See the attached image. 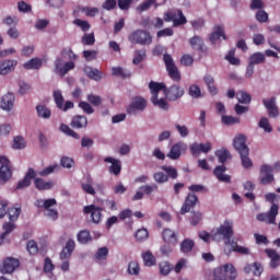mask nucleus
<instances>
[{"mask_svg": "<svg viewBox=\"0 0 280 280\" xmlns=\"http://www.w3.org/2000/svg\"><path fill=\"white\" fill-rule=\"evenodd\" d=\"M142 259H143L144 266H148L149 268L154 266V264H156V258L154 257V255H152V252L143 253Z\"/></svg>", "mask_w": 280, "mask_h": 280, "instance_id": "obj_42", "label": "nucleus"}, {"mask_svg": "<svg viewBox=\"0 0 280 280\" xmlns=\"http://www.w3.org/2000/svg\"><path fill=\"white\" fill-rule=\"evenodd\" d=\"M166 88L167 86L165 85V83H159L154 81H151L149 83V89L151 91L152 97H159V93H161V91L165 93Z\"/></svg>", "mask_w": 280, "mask_h": 280, "instance_id": "obj_28", "label": "nucleus"}, {"mask_svg": "<svg viewBox=\"0 0 280 280\" xmlns=\"http://www.w3.org/2000/svg\"><path fill=\"white\" fill-rule=\"evenodd\" d=\"M145 196H152L154 191H159V185L152 184V185H144L139 188Z\"/></svg>", "mask_w": 280, "mask_h": 280, "instance_id": "obj_48", "label": "nucleus"}, {"mask_svg": "<svg viewBox=\"0 0 280 280\" xmlns=\"http://www.w3.org/2000/svg\"><path fill=\"white\" fill-rule=\"evenodd\" d=\"M151 103L153 106H158L162 110H170V103L165 98H160L159 96H151Z\"/></svg>", "mask_w": 280, "mask_h": 280, "instance_id": "obj_35", "label": "nucleus"}, {"mask_svg": "<svg viewBox=\"0 0 280 280\" xmlns=\"http://www.w3.org/2000/svg\"><path fill=\"white\" fill-rule=\"evenodd\" d=\"M0 180L8 183L12 178V166L10 160L7 156L0 155Z\"/></svg>", "mask_w": 280, "mask_h": 280, "instance_id": "obj_9", "label": "nucleus"}, {"mask_svg": "<svg viewBox=\"0 0 280 280\" xmlns=\"http://www.w3.org/2000/svg\"><path fill=\"white\" fill-rule=\"evenodd\" d=\"M277 215H279V205L272 203L270 210L267 213H258L256 220L258 222H266L267 224H275L277 222Z\"/></svg>", "mask_w": 280, "mask_h": 280, "instance_id": "obj_8", "label": "nucleus"}, {"mask_svg": "<svg viewBox=\"0 0 280 280\" xmlns=\"http://www.w3.org/2000/svg\"><path fill=\"white\" fill-rule=\"evenodd\" d=\"M196 205H198V196H196V194L194 192H189L186 198L185 201L180 208V215H185V213H189V211H191L194 209V207H196Z\"/></svg>", "mask_w": 280, "mask_h": 280, "instance_id": "obj_13", "label": "nucleus"}, {"mask_svg": "<svg viewBox=\"0 0 280 280\" xmlns=\"http://www.w3.org/2000/svg\"><path fill=\"white\" fill-rule=\"evenodd\" d=\"M135 237L138 242H145L150 237V233L147 229H140L136 232Z\"/></svg>", "mask_w": 280, "mask_h": 280, "instance_id": "obj_54", "label": "nucleus"}, {"mask_svg": "<svg viewBox=\"0 0 280 280\" xmlns=\"http://www.w3.org/2000/svg\"><path fill=\"white\" fill-rule=\"evenodd\" d=\"M24 69H40L43 67V59L33 58L23 65Z\"/></svg>", "mask_w": 280, "mask_h": 280, "instance_id": "obj_38", "label": "nucleus"}, {"mask_svg": "<svg viewBox=\"0 0 280 280\" xmlns=\"http://www.w3.org/2000/svg\"><path fill=\"white\" fill-rule=\"evenodd\" d=\"M21 266V261H19L18 258L14 257H7L3 260L1 272L3 275H12Z\"/></svg>", "mask_w": 280, "mask_h": 280, "instance_id": "obj_15", "label": "nucleus"}, {"mask_svg": "<svg viewBox=\"0 0 280 280\" xmlns=\"http://www.w3.org/2000/svg\"><path fill=\"white\" fill-rule=\"evenodd\" d=\"M72 69H75V62L73 61H68L63 65L62 69H60V77L67 75L69 71H72Z\"/></svg>", "mask_w": 280, "mask_h": 280, "instance_id": "obj_60", "label": "nucleus"}, {"mask_svg": "<svg viewBox=\"0 0 280 280\" xmlns=\"http://www.w3.org/2000/svg\"><path fill=\"white\" fill-rule=\"evenodd\" d=\"M102 211H104V209L95 205L85 206L83 208V213L91 215L93 224H100V222H102Z\"/></svg>", "mask_w": 280, "mask_h": 280, "instance_id": "obj_12", "label": "nucleus"}, {"mask_svg": "<svg viewBox=\"0 0 280 280\" xmlns=\"http://www.w3.org/2000/svg\"><path fill=\"white\" fill-rule=\"evenodd\" d=\"M188 95L190 97H194L195 100H198V97H202V92L200 91V86L192 84L188 89Z\"/></svg>", "mask_w": 280, "mask_h": 280, "instance_id": "obj_51", "label": "nucleus"}, {"mask_svg": "<svg viewBox=\"0 0 280 280\" xmlns=\"http://www.w3.org/2000/svg\"><path fill=\"white\" fill-rule=\"evenodd\" d=\"M258 126L265 132H272V126H270V121H268V118H266V117L260 118Z\"/></svg>", "mask_w": 280, "mask_h": 280, "instance_id": "obj_59", "label": "nucleus"}, {"mask_svg": "<svg viewBox=\"0 0 280 280\" xmlns=\"http://www.w3.org/2000/svg\"><path fill=\"white\" fill-rule=\"evenodd\" d=\"M56 170H60V165L54 164L37 172L34 168H28L24 178L18 183L16 189H25V187H30L32 185V180H34L36 176H42L45 178L50 174H54Z\"/></svg>", "mask_w": 280, "mask_h": 280, "instance_id": "obj_1", "label": "nucleus"}, {"mask_svg": "<svg viewBox=\"0 0 280 280\" xmlns=\"http://www.w3.org/2000/svg\"><path fill=\"white\" fill-rule=\"evenodd\" d=\"M83 71L90 80H94L95 82H100V80H102V71L98 69L86 66Z\"/></svg>", "mask_w": 280, "mask_h": 280, "instance_id": "obj_27", "label": "nucleus"}, {"mask_svg": "<svg viewBox=\"0 0 280 280\" xmlns=\"http://www.w3.org/2000/svg\"><path fill=\"white\" fill-rule=\"evenodd\" d=\"M248 154H249V151L243 152L240 154L242 165L243 167H245V170H250V167H253V161L250 160V158H248Z\"/></svg>", "mask_w": 280, "mask_h": 280, "instance_id": "obj_46", "label": "nucleus"}, {"mask_svg": "<svg viewBox=\"0 0 280 280\" xmlns=\"http://www.w3.org/2000/svg\"><path fill=\"white\" fill-rule=\"evenodd\" d=\"M2 23L9 27H16V25H19V18L16 15H8L2 20Z\"/></svg>", "mask_w": 280, "mask_h": 280, "instance_id": "obj_52", "label": "nucleus"}, {"mask_svg": "<svg viewBox=\"0 0 280 280\" xmlns=\"http://www.w3.org/2000/svg\"><path fill=\"white\" fill-rule=\"evenodd\" d=\"M61 58H63L65 60L73 61L78 60V55L73 52V49L67 47L61 50Z\"/></svg>", "mask_w": 280, "mask_h": 280, "instance_id": "obj_41", "label": "nucleus"}, {"mask_svg": "<svg viewBox=\"0 0 280 280\" xmlns=\"http://www.w3.org/2000/svg\"><path fill=\"white\" fill-rule=\"evenodd\" d=\"M73 24L80 27L82 32H89V30H91V24L86 20L75 19Z\"/></svg>", "mask_w": 280, "mask_h": 280, "instance_id": "obj_57", "label": "nucleus"}, {"mask_svg": "<svg viewBox=\"0 0 280 280\" xmlns=\"http://www.w3.org/2000/svg\"><path fill=\"white\" fill-rule=\"evenodd\" d=\"M190 47L192 49H196L197 51H200L201 54H207L208 48L205 45V40H202V37L195 35L192 38L189 39Z\"/></svg>", "mask_w": 280, "mask_h": 280, "instance_id": "obj_23", "label": "nucleus"}, {"mask_svg": "<svg viewBox=\"0 0 280 280\" xmlns=\"http://www.w3.org/2000/svg\"><path fill=\"white\" fill-rule=\"evenodd\" d=\"M221 121L223 126H235V124H240L241 119L238 117L223 115Z\"/></svg>", "mask_w": 280, "mask_h": 280, "instance_id": "obj_44", "label": "nucleus"}, {"mask_svg": "<svg viewBox=\"0 0 280 280\" xmlns=\"http://www.w3.org/2000/svg\"><path fill=\"white\" fill-rule=\"evenodd\" d=\"M220 38L226 40V34L224 33V26L217 25L213 27V32L209 35V40L212 45H215Z\"/></svg>", "mask_w": 280, "mask_h": 280, "instance_id": "obj_21", "label": "nucleus"}, {"mask_svg": "<svg viewBox=\"0 0 280 280\" xmlns=\"http://www.w3.org/2000/svg\"><path fill=\"white\" fill-rule=\"evenodd\" d=\"M77 240L80 244H89L93 238L91 237V232H89V230H82L78 233Z\"/></svg>", "mask_w": 280, "mask_h": 280, "instance_id": "obj_36", "label": "nucleus"}, {"mask_svg": "<svg viewBox=\"0 0 280 280\" xmlns=\"http://www.w3.org/2000/svg\"><path fill=\"white\" fill-rule=\"evenodd\" d=\"M215 156H218L219 163H222V165L215 166L213 171L214 176L220 183H231V175L224 174L226 166L223 165L228 159H231V152L228 149H219L215 151Z\"/></svg>", "mask_w": 280, "mask_h": 280, "instance_id": "obj_2", "label": "nucleus"}, {"mask_svg": "<svg viewBox=\"0 0 280 280\" xmlns=\"http://www.w3.org/2000/svg\"><path fill=\"white\" fill-rule=\"evenodd\" d=\"M236 100L240 104H250L253 97L250 96V94H248V92L238 91L236 93Z\"/></svg>", "mask_w": 280, "mask_h": 280, "instance_id": "obj_39", "label": "nucleus"}, {"mask_svg": "<svg viewBox=\"0 0 280 280\" xmlns=\"http://www.w3.org/2000/svg\"><path fill=\"white\" fill-rule=\"evenodd\" d=\"M70 126L77 129L86 128V126H89V118H86V116L77 115L72 118Z\"/></svg>", "mask_w": 280, "mask_h": 280, "instance_id": "obj_26", "label": "nucleus"}, {"mask_svg": "<svg viewBox=\"0 0 280 280\" xmlns=\"http://www.w3.org/2000/svg\"><path fill=\"white\" fill-rule=\"evenodd\" d=\"M148 108V101L143 97H136L127 107L128 115H137V113H143Z\"/></svg>", "mask_w": 280, "mask_h": 280, "instance_id": "obj_11", "label": "nucleus"}, {"mask_svg": "<svg viewBox=\"0 0 280 280\" xmlns=\"http://www.w3.org/2000/svg\"><path fill=\"white\" fill-rule=\"evenodd\" d=\"M237 278V270L233 264H225L221 267H218L214 270V279L213 280H235Z\"/></svg>", "mask_w": 280, "mask_h": 280, "instance_id": "obj_5", "label": "nucleus"}, {"mask_svg": "<svg viewBox=\"0 0 280 280\" xmlns=\"http://www.w3.org/2000/svg\"><path fill=\"white\" fill-rule=\"evenodd\" d=\"M233 221L225 220L217 231L212 234L214 242H225V245L231 244V237H233Z\"/></svg>", "mask_w": 280, "mask_h": 280, "instance_id": "obj_3", "label": "nucleus"}, {"mask_svg": "<svg viewBox=\"0 0 280 280\" xmlns=\"http://www.w3.org/2000/svg\"><path fill=\"white\" fill-rule=\"evenodd\" d=\"M255 19L258 23H268V20H269L268 12H266V10L264 9H260L259 11L256 12Z\"/></svg>", "mask_w": 280, "mask_h": 280, "instance_id": "obj_49", "label": "nucleus"}, {"mask_svg": "<svg viewBox=\"0 0 280 280\" xmlns=\"http://www.w3.org/2000/svg\"><path fill=\"white\" fill-rule=\"evenodd\" d=\"M18 10L24 14H28V12H32V7L25 1H20L18 2Z\"/></svg>", "mask_w": 280, "mask_h": 280, "instance_id": "obj_64", "label": "nucleus"}, {"mask_svg": "<svg viewBox=\"0 0 280 280\" xmlns=\"http://www.w3.org/2000/svg\"><path fill=\"white\" fill-rule=\"evenodd\" d=\"M34 185L38 189V191H49V189L54 188V183L51 180H45L40 177L34 178Z\"/></svg>", "mask_w": 280, "mask_h": 280, "instance_id": "obj_24", "label": "nucleus"}, {"mask_svg": "<svg viewBox=\"0 0 280 280\" xmlns=\"http://www.w3.org/2000/svg\"><path fill=\"white\" fill-rule=\"evenodd\" d=\"M162 237L165 244H168L170 246H176V244H178V235H176V232L173 230L164 229Z\"/></svg>", "mask_w": 280, "mask_h": 280, "instance_id": "obj_22", "label": "nucleus"}, {"mask_svg": "<svg viewBox=\"0 0 280 280\" xmlns=\"http://www.w3.org/2000/svg\"><path fill=\"white\" fill-rule=\"evenodd\" d=\"M12 148L14 150H23V148H25V139L21 136H16L14 139H13V145Z\"/></svg>", "mask_w": 280, "mask_h": 280, "instance_id": "obj_58", "label": "nucleus"}, {"mask_svg": "<svg viewBox=\"0 0 280 280\" xmlns=\"http://www.w3.org/2000/svg\"><path fill=\"white\" fill-rule=\"evenodd\" d=\"M2 229H3V233L1 234L2 237H8V235H10V233H12V231H14V229H16V224H14V222L10 221V222H5L3 225H2Z\"/></svg>", "mask_w": 280, "mask_h": 280, "instance_id": "obj_53", "label": "nucleus"}, {"mask_svg": "<svg viewBox=\"0 0 280 280\" xmlns=\"http://www.w3.org/2000/svg\"><path fill=\"white\" fill-rule=\"evenodd\" d=\"M164 95L168 102H178L183 95H185V89L178 84H173L170 88H166Z\"/></svg>", "mask_w": 280, "mask_h": 280, "instance_id": "obj_10", "label": "nucleus"}, {"mask_svg": "<svg viewBox=\"0 0 280 280\" xmlns=\"http://www.w3.org/2000/svg\"><path fill=\"white\" fill-rule=\"evenodd\" d=\"M185 150H187V144H185V142H177L171 148L166 156L172 161H178Z\"/></svg>", "mask_w": 280, "mask_h": 280, "instance_id": "obj_16", "label": "nucleus"}, {"mask_svg": "<svg viewBox=\"0 0 280 280\" xmlns=\"http://www.w3.org/2000/svg\"><path fill=\"white\" fill-rule=\"evenodd\" d=\"M104 163H110L109 166V174H113V176H119L121 174V160H117L115 158L107 156L104 159Z\"/></svg>", "mask_w": 280, "mask_h": 280, "instance_id": "obj_20", "label": "nucleus"}, {"mask_svg": "<svg viewBox=\"0 0 280 280\" xmlns=\"http://www.w3.org/2000/svg\"><path fill=\"white\" fill-rule=\"evenodd\" d=\"M81 189L89 196H95V188L93 187V178L91 176L86 177V182L81 184Z\"/></svg>", "mask_w": 280, "mask_h": 280, "instance_id": "obj_33", "label": "nucleus"}, {"mask_svg": "<svg viewBox=\"0 0 280 280\" xmlns=\"http://www.w3.org/2000/svg\"><path fill=\"white\" fill-rule=\"evenodd\" d=\"M145 60V51L144 50H136V55L133 57V65H141Z\"/></svg>", "mask_w": 280, "mask_h": 280, "instance_id": "obj_61", "label": "nucleus"}, {"mask_svg": "<svg viewBox=\"0 0 280 280\" xmlns=\"http://www.w3.org/2000/svg\"><path fill=\"white\" fill-rule=\"evenodd\" d=\"M225 60L230 62V65H233L234 67H240L241 60L240 58L235 57V50H230L229 54L225 56Z\"/></svg>", "mask_w": 280, "mask_h": 280, "instance_id": "obj_45", "label": "nucleus"}, {"mask_svg": "<svg viewBox=\"0 0 280 280\" xmlns=\"http://www.w3.org/2000/svg\"><path fill=\"white\" fill-rule=\"evenodd\" d=\"M52 97L57 108H62V105L65 104V96H62V91H54Z\"/></svg>", "mask_w": 280, "mask_h": 280, "instance_id": "obj_43", "label": "nucleus"}, {"mask_svg": "<svg viewBox=\"0 0 280 280\" xmlns=\"http://www.w3.org/2000/svg\"><path fill=\"white\" fill-rule=\"evenodd\" d=\"M161 170H163V172H165V174L167 176V180H170V178L172 180H176V178H178V170H176V167H174L172 165H164L161 167Z\"/></svg>", "mask_w": 280, "mask_h": 280, "instance_id": "obj_34", "label": "nucleus"}, {"mask_svg": "<svg viewBox=\"0 0 280 280\" xmlns=\"http://www.w3.org/2000/svg\"><path fill=\"white\" fill-rule=\"evenodd\" d=\"M128 38L132 45H152V35L143 30L133 31Z\"/></svg>", "mask_w": 280, "mask_h": 280, "instance_id": "obj_7", "label": "nucleus"}, {"mask_svg": "<svg viewBox=\"0 0 280 280\" xmlns=\"http://www.w3.org/2000/svg\"><path fill=\"white\" fill-rule=\"evenodd\" d=\"M275 168L268 164H265L260 167V183L261 185H270L275 182V175L272 174Z\"/></svg>", "mask_w": 280, "mask_h": 280, "instance_id": "obj_14", "label": "nucleus"}, {"mask_svg": "<svg viewBox=\"0 0 280 280\" xmlns=\"http://www.w3.org/2000/svg\"><path fill=\"white\" fill-rule=\"evenodd\" d=\"M163 60L171 80H173V82H180V79H182L180 70H178V67H176V63L174 62L172 55L164 54Z\"/></svg>", "mask_w": 280, "mask_h": 280, "instance_id": "obj_6", "label": "nucleus"}, {"mask_svg": "<svg viewBox=\"0 0 280 280\" xmlns=\"http://www.w3.org/2000/svg\"><path fill=\"white\" fill-rule=\"evenodd\" d=\"M233 147L238 152V154H244V152H249L248 145H246V136L238 135L233 140Z\"/></svg>", "mask_w": 280, "mask_h": 280, "instance_id": "obj_19", "label": "nucleus"}, {"mask_svg": "<svg viewBox=\"0 0 280 280\" xmlns=\"http://www.w3.org/2000/svg\"><path fill=\"white\" fill-rule=\"evenodd\" d=\"M159 270L162 277H167V275H170L172 270H174V267H172V264H170V261H162L159 264Z\"/></svg>", "mask_w": 280, "mask_h": 280, "instance_id": "obj_37", "label": "nucleus"}, {"mask_svg": "<svg viewBox=\"0 0 280 280\" xmlns=\"http://www.w3.org/2000/svg\"><path fill=\"white\" fill-rule=\"evenodd\" d=\"M266 255L270 258L269 266L270 268H279L280 266V254L277 253L275 249H265Z\"/></svg>", "mask_w": 280, "mask_h": 280, "instance_id": "obj_25", "label": "nucleus"}, {"mask_svg": "<svg viewBox=\"0 0 280 280\" xmlns=\"http://www.w3.org/2000/svg\"><path fill=\"white\" fill-rule=\"evenodd\" d=\"M203 82L207 85L209 93H211L212 95H218L219 91L215 86V79H213L211 74H206L203 77Z\"/></svg>", "mask_w": 280, "mask_h": 280, "instance_id": "obj_29", "label": "nucleus"}, {"mask_svg": "<svg viewBox=\"0 0 280 280\" xmlns=\"http://www.w3.org/2000/svg\"><path fill=\"white\" fill-rule=\"evenodd\" d=\"M7 213L9 215L10 222H16L21 215V208H10Z\"/></svg>", "mask_w": 280, "mask_h": 280, "instance_id": "obj_50", "label": "nucleus"}, {"mask_svg": "<svg viewBox=\"0 0 280 280\" xmlns=\"http://www.w3.org/2000/svg\"><path fill=\"white\" fill-rule=\"evenodd\" d=\"M16 65H19V61L14 59L0 60V75L12 73L16 69Z\"/></svg>", "mask_w": 280, "mask_h": 280, "instance_id": "obj_17", "label": "nucleus"}, {"mask_svg": "<svg viewBox=\"0 0 280 280\" xmlns=\"http://www.w3.org/2000/svg\"><path fill=\"white\" fill-rule=\"evenodd\" d=\"M26 249L30 255H36L38 253V244H36V241H28L26 244Z\"/></svg>", "mask_w": 280, "mask_h": 280, "instance_id": "obj_63", "label": "nucleus"}, {"mask_svg": "<svg viewBox=\"0 0 280 280\" xmlns=\"http://www.w3.org/2000/svg\"><path fill=\"white\" fill-rule=\"evenodd\" d=\"M165 23H173V27H180V25H186L187 18L180 9H172L164 13L163 16Z\"/></svg>", "mask_w": 280, "mask_h": 280, "instance_id": "obj_4", "label": "nucleus"}, {"mask_svg": "<svg viewBox=\"0 0 280 280\" xmlns=\"http://www.w3.org/2000/svg\"><path fill=\"white\" fill-rule=\"evenodd\" d=\"M264 8H266V3L264 2V0H250L249 10H257L258 12L259 10H264Z\"/></svg>", "mask_w": 280, "mask_h": 280, "instance_id": "obj_56", "label": "nucleus"}, {"mask_svg": "<svg viewBox=\"0 0 280 280\" xmlns=\"http://www.w3.org/2000/svg\"><path fill=\"white\" fill-rule=\"evenodd\" d=\"M113 75H116V78H130L132 75V72L130 70H125L121 67H115L112 69Z\"/></svg>", "mask_w": 280, "mask_h": 280, "instance_id": "obj_40", "label": "nucleus"}, {"mask_svg": "<svg viewBox=\"0 0 280 280\" xmlns=\"http://www.w3.org/2000/svg\"><path fill=\"white\" fill-rule=\"evenodd\" d=\"M36 113H37V117H39L40 119H50L51 118V109H49L45 105H37Z\"/></svg>", "mask_w": 280, "mask_h": 280, "instance_id": "obj_32", "label": "nucleus"}, {"mask_svg": "<svg viewBox=\"0 0 280 280\" xmlns=\"http://www.w3.org/2000/svg\"><path fill=\"white\" fill-rule=\"evenodd\" d=\"M60 165L66 170H71V167L75 165V161H73L70 156H62L60 160Z\"/></svg>", "mask_w": 280, "mask_h": 280, "instance_id": "obj_55", "label": "nucleus"}, {"mask_svg": "<svg viewBox=\"0 0 280 280\" xmlns=\"http://www.w3.org/2000/svg\"><path fill=\"white\" fill-rule=\"evenodd\" d=\"M15 101L16 97L14 96V93L8 92L0 100V108H2V110L10 112L14 108Z\"/></svg>", "mask_w": 280, "mask_h": 280, "instance_id": "obj_18", "label": "nucleus"}, {"mask_svg": "<svg viewBox=\"0 0 280 280\" xmlns=\"http://www.w3.org/2000/svg\"><path fill=\"white\" fill-rule=\"evenodd\" d=\"M194 246H196V243L191 238H185L180 243V250L184 253V255H189L194 250Z\"/></svg>", "mask_w": 280, "mask_h": 280, "instance_id": "obj_31", "label": "nucleus"}, {"mask_svg": "<svg viewBox=\"0 0 280 280\" xmlns=\"http://www.w3.org/2000/svg\"><path fill=\"white\" fill-rule=\"evenodd\" d=\"M60 130L61 132H63V135H67L68 137H72V139H80V136L78 135V132H75L73 129H70L69 125L61 124Z\"/></svg>", "mask_w": 280, "mask_h": 280, "instance_id": "obj_47", "label": "nucleus"}, {"mask_svg": "<svg viewBox=\"0 0 280 280\" xmlns=\"http://www.w3.org/2000/svg\"><path fill=\"white\" fill-rule=\"evenodd\" d=\"M250 65L255 67V65H264L266 62V55L264 52L257 51L249 56Z\"/></svg>", "mask_w": 280, "mask_h": 280, "instance_id": "obj_30", "label": "nucleus"}, {"mask_svg": "<svg viewBox=\"0 0 280 280\" xmlns=\"http://www.w3.org/2000/svg\"><path fill=\"white\" fill-rule=\"evenodd\" d=\"M153 178H154L155 183H159L160 185L168 182L167 175L163 172L154 173Z\"/></svg>", "mask_w": 280, "mask_h": 280, "instance_id": "obj_62", "label": "nucleus"}]
</instances>
